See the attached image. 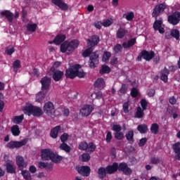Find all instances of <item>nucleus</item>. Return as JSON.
Masks as SVG:
<instances>
[{
	"label": "nucleus",
	"instance_id": "f257e3e1",
	"mask_svg": "<svg viewBox=\"0 0 180 180\" xmlns=\"http://www.w3.org/2000/svg\"><path fill=\"white\" fill-rule=\"evenodd\" d=\"M92 51H94V49L90 47L82 53V56L83 57H89L90 56L89 61V67L90 68H95V67L99 64V55L98 53H92Z\"/></svg>",
	"mask_w": 180,
	"mask_h": 180
},
{
	"label": "nucleus",
	"instance_id": "f03ea898",
	"mask_svg": "<svg viewBox=\"0 0 180 180\" xmlns=\"http://www.w3.org/2000/svg\"><path fill=\"white\" fill-rule=\"evenodd\" d=\"M79 68H81L80 65H75L67 69L65 72L66 78H70L71 79H74L75 77L84 78L85 77V72H84V70L79 71Z\"/></svg>",
	"mask_w": 180,
	"mask_h": 180
},
{
	"label": "nucleus",
	"instance_id": "7ed1b4c3",
	"mask_svg": "<svg viewBox=\"0 0 180 180\" xmlns=\"http://www.w3.org/2000/svg\"><path fill=\"white\" fill-rule=\"evenodd\" d=\"M78 46H79V41L77 39H73L70 42L65 41L60 45V51L62 53H67V54H71Z\"/></svg>",
	"mask_w": 180,
	"mask_h": 180
},
{
	"label": "nucleus",
	"instance_id": "20e7f679",
	"mask_svg": "<svg viewBox=\"0 0 180 180\" xmlns=\"http://www.w3.org/2000/svg\"><path fill=\"white\" fill-rule=\"evenodd\" d=\"M25 113H27L28 116L33 115V116H37L39 117L43 115V110L39 107H35L32 105L25 106L24 108Z\"/></svg>",
	"mask_w": 180,
	"mask_h": 180
},
{
	"label": "nucleus",
	"instance_id": "39448f33",
	"mask_svg": "<svg viewBox=\"0 0 180 180\" xmlns=\"http://www.w3.org/2000/svg\"><path fill=\"white\" fill-rule=\"evenodd\" d=\"M43 111L46 113L47 116L54 119L57 115L56 114V108H54V104L51 101L46 103L43 107Z\"/></svg>",
	"mask_w": 180,
	"mask_h": 180
},
{
	"label": "nucleus",
	"instance_id": "423d86ee",
	"mask_svg": "<svg viewBox=\"0 0 180 180\" xmlns=\"http://www.w3.org/2000/svg\"><path fill=\"white\" fill-rule=\"evenodd\" d=\"M155 56V53L153 51H146L143 50L139 54L136 60L137 61H141V58H143V60H146V61H151L153 58H154Z\"/></svg>",
	"mask_w": 180,
	"mask_h": 180
},
{
	"label": "nucleus",
	"instance_id": "0eeeda50",
	"mask_svg": "<svg viewBox=\"0 0 180 180\" xmlns=\"http://www.w3.org/2000/svg\"><path fill=\"white\" fill-rule=\"evenodd\" d=\"M9 157L6 155H4V161L6 162V172L8 174H16V166L13 164L12 160H9Z\"/></svg>",
	"mask_w": 180,
	"mask_h": 180
},
{
	"label": "nucleus",
	"instance_id": "6e6552de",
	"mask_svg": "<svg viewBox=\"0 0 180 180\" xmlns=\"http://www.w3.org/2000/svg\"><path fill=\"white\" fill-rule=\"evenodd\" d=\"M26 144H27V139H22L20 141H11L7 143V147L11 149L20 148V147H23V146H26Z\"/></svg>",
	"mask_w": 180,
	"mask_h": 180
},
{
	"label": "nucleus",
	"instance_id": "1a4fd4ad",
	"mask_svg": "<svg viewBox=\"0 0 180 180\" xmlns=\"http://www.w3.org/2000/svg\"><path fill=\"white\" fill-rule=\"evenodd\" d=\"M167 22H169L170 25H173V26L178 25L180 22V12L176 11L169 15L167 18Z\"/></svg>",
	"mask_w": 180,
	"mask_h": 180
},
{
	"label": "nucleus",
	"instance_id": "9d476101",
	"mask_svg": "<svg viewBox=\"0 0 180 180\" xmlns=\"http://www.w3.org/2000/svg\"><path fill=\"white\" fill-rule=\"evenodd\" d=\"M166 8H167V5L165 4V3L160 4L155 6L152 13L153 18H155V19H157V18L160 16V14L162 13V12H164V11Z\"/></svg>",
	"mask_w": 180,
	"mask_h": 180
},
{
	"label": "nucleus",
	"instance_id": "9b49d317",
	"mask_svg": "<svg viewBox=\"0 0 180 180\" xmlns=\"http://www.w3.org/2000/svg\"><path fill=\"white\" fill-rule=\"evenodd\" d=\"M4 16L7 19L8 22L12 23V22H13V18H15V19L19 18V13L15 12V15H13V13H11V11H5L1 13V18H4Z\"/></svg>",
	"mask_w": 180,
	"mask_h": 180
},
{
	"label": "nucleus",
	"instance_id": "f8f14e48",
	"mask_svg": "<svg viewBox=\"0 0 180 180\" xmlns=\"http://www.w3.org/2000/svg\"><path fill=\"white\" fill-rule=\"evenodd\" d=\"M53 155V152L50 148L41 150V158L42 161H50L51 156Z\"/></svg>",
	"mask_w": 180,
	"mask_h": 180
},
{
	"label": "nucleus",
	"instance_id": "ddd939ff",
	"mask_svg": "<svg viewBox=\"0 0 180 180\" xmlns=\"http://www.w3.org/2000/svg\"><path fill=\"white\" fill-rule=\"evenodd\" d=\"M40 82L41 84V91H46L47 92L51 85V78L47 76L43 77Z\"/></svg>",
	"mask_w": 180,
	"mask_h": 180
},
{
	"label": "nucleus",
	"instance_id": "4468645a",
	"mask_svg": "<svg viewBox=\"0 0 180 180\" xmlns=\"http://www.w3.org/2000/svg\"><path fill=\"white\" fill-rule=\"evenodd\" d=\"M118 171H121L124 175H131L133 172L131 169L124 162L120 163L118 165Z\"/></svg>",
	"mask_w": 180,
	"mask_h": 180
},
{
	"label": "nucleus",
	"instance_id": "2eb2a0df",
	"mask_svg": "<svg viewBox=\"0 0 180 180\" xmlns=\"http://www.w3.org/2000/svg\"><path fill=\"white\" fill-rule=\"evenodd\" d=\"M92 110H94V107L90 105H86L83 106L80 109V114L84 117H86L87 116H89V115H91V113H92Z\"/></svg>",
	"mask_w": 180,
	"mask_h": 180
},
{
	"label": "nucleus",
	"instance_id": "dca6fc26",
	"mask_svg": "<svg viewBox=\"0 0 180 180\" xmlns=\"http://www.w3.org/2000/svg\"><path fill=\"white\" fill-rule=\"evenodd\" d=\"M77 172L82 175L83 176H89V174H91V168L88 166H82L77 167Z\"/></svg>",
	"mask_w": 180,
	"mask_h": 180
},
{
	"label": "nucleus",
	"instance_id": "f3484780",
	"mask_svg": "<svg viewBox=\"0 0 180 180\" xmlns=\"http://www.w3.org/2000/svg\"><path fill=\"white\" fill-rule=\"evenodd\" d=\"M15 161L17 166L20 169H23V168H26V167H27V163L26 161H25V158L20 155H18L15 158Z\"/></svg>",
	"mask_w": 180,
	"mask_h": 180
},
{
	"label": "nucleus",
	"instance_id": "a211bd4d",
	"mask_svg": "<svg viewBox=\"0 0 180 180\" xmlns=\"http://www.w3.org/2000/svg\"><path fill=\"white\" fill-rule=\"evenodd\" d=\"M52 4L58 6L61 11H68V4L63 1V0H51Z\"/></svg>",
	"mask_w": 180,
	"mask_h": 180
},
{
	"label": "nucleus",
	"instance_id": "6ab92c4d",
	"mask_svg": "<svg viewBox=\"0 0 180 180\" xmlns=\"http://www.w3.org/2000/svg\"><path fill=\"white\" fill-rule=\"evenodd\" d=\"M118 168L119 164H117V162H114L112 165L107 166L105 167V169L107 171V174L111 175L112 174H115V172H117V169H119Z\"/></svg>",
	"mask_w": 180,
	"mask_h": 180
},
{
	"label": "nucleus",
	"instance_id": "aec40b11",
	"mask_svg": "<svg viewBox=\"0 0 180 180\" xmlns=\"http://www.w3.org/2000/svg\"><path fill=\"white\" fill-rule=\"evenodd\" d=\"M98 43H99V37L98 35H93L89 39H87V44L90 46V47H94V46H97Z\"/></svg>",
	"mask_w": 180,
	"mask_h": 180
},
{
	"label": "nucleus",
	"instance_id": "412c9836",
	"mask_svg": "<svg viewBox=\"0 0 180 180\" xmlns=\"http://www.w3.org/2000/svg\"><path fill=\"white\" fill-rule=\"evenodd\" d=\"M53 72L52 78L56 82L60 81L64 76V72L60 70H51Z\"/></svg>",
	"mask_w": 180,
	"mask_h": 180
},
{
	"label": "nucleus",
	"instance_id": "4be33fe9",
	"mask_svg": "<svg viewBox=\"0 0 180 180\" xmlns=\"http://www.w3.org/2000/svg\"><path fill=\"white\" fill-rule=\"evenodd\" d=\"M172 148L175 153L174 158L180 161V142L173 144Z\"/></svg>",
	"mask_w": 180,
	"mask_h": 180
},
{
	"label": "nucleus",
	"instance_id": "5701e85b",
	"mask_svg": "<svg viewBox=\"0 0 180 180\" xmlns=\"http://www.w3.org/2000/svg\"><path fill=\"white\" fill-rule=\"evenodd\" d=\"M169 75V70H168V69H167V68H165L161 71L160 79H162V81H164V82H167Z\"/></svg>",
	"mask_w": 180,
	"mask_h": 180
},
{
	"label": "nucleus",
	"instance_id": "b1692460",
	"mask_svg": "<svg viewBox=\"0 0 180 180\" xmlns=\"http://www.w3.org/2000/svg\"><path fill=\"white\" fill-rule=\"evenodd\" d=\"M94 86L98 89H103L105 88V80L103 78H98L94 83Z\"/></svg>",
	"mask_w": 180,
	"mask_h": 180
},
{
	"label": "nucleus",
	"instance_id": "393cba45",
	"mask_svg": "<svg viewBox=\"0 0 180 180\" xmlns=\"http://www.w3.org/2000/svg\"><path fill=\"white\" fill-rule=\"evenodd\" d=\"M50 160L52 161V162H54L55 164H60L61 161H63V156L56 154L53 152V155L51 156Z\"/></svg>",
	"mask_w": 180,
	"mask_h": 180
},
{
	"label": "nucleus",
	"instance_id": "a878e982",
	"mask_svg": "<svg viewBox=\"0 0 180 180\" xmlns=\"http://www.w3.org/2000/svg\"><path fill=\"white\" fill-rule=\"evenodd\" d=\"M97 174H98V176L100 179H103V178H105L106 174H108V172L106 170V168L100 167L98 169Z\"/></svg>",
	"mask_w": 180,
	"mask_h": 180
},
{
	"label": "nucleus",
	"instance_id": "bb28decb",
	"mask_svg": "<svg viewBox=\"0 0 180 180\" xmlns=\"http://www.w3.org/2000/svg\"><path fill=\"white\" fill-rule=\"evenodd\" d=\"M61 129V127L60 125L55 127L51 131V137L52 139H57L58 137V131H60Z\"/></svg>",
	"mask_w": 180,
	"mask_h": 180
},
{
	"label": "nucleus",
	"instance_id": "cd10ccee",
	"mask_svg": "<svg viewBox=\"0 0 180 180\" xmlns=\"http://www.w3.org/2000/svg\"><path fill=\"white\" fill-rule=\"evenodd\" d=\"M65 40V34H58L53 39V43L57 46L60 45V43H63Z\"/></svg>",
	"mask_w": 180,
	"mask_h": 180
},
{
	"label": "nucleus",
	"instance_id": "c85d7f7f",
	"mask_svg": "<svg viewBox=\"0 0 180 180\" xmlns=\"http://www.w3.org/2000/svg\"><path fill=\"white\" fill-rule=\"evenodd\" d=\"M134 44H136V38H132L127 42H123L122 47L124 49H130V47H133Z\"/></svg>",
	"mask_w": 180,
	"mask_h": 180
},
{
	"label": "nucleus",
	"instance_id": "c756f323",
	"mask_svg": "<svg viewBox=\"0 0 180 180\" xmlns=\"http://www.w3.org/2000/svg\"><path fill=\"white\" fill-rule=\"evenodd\" d=\"M137 130H139L141 134H145V133L148 131V127H147L146 124H140L138 126Z\"/></svg>",
	"mask_w": 180,
	"mask_h": 180
},
{
	"label": "nucleus",
	"instance_id": "7c9ffc66",
	"mask_svg": "<svg viewBox=\"0 0 180 180\" xmlns=\"http://www.w3.org/2000/svg\"><path fill=\"white\" fill-rule=\"evenodd\" d=\"M46 94H47V91L44 93V91H39L36 95V101L37 102H42V101L44 99V96H46Z\"/></svg>",
	"mask_w": 180,
	"mask_h": 180
},
{
	"label": "nucleus",
	"instance_id": "2f4dec72",
	"mask_svg": "<svg viewBox=\"0 0 180 180\" xmlns=\"http://www.w3.org/2000/svg\"><path fill=\"white\" fill-rule=\"evenodd\" d=\"M125 137L128 141H131V143L134 142V131L133 130L129 131L126 135Z\"/></svg>",
	"mask_w": 180,
	"mask_h": 180
},
{
	"label": "nucleus",
	"instance_id": "473e14b6",
	"mask_svg": "<svg viewBox=\"0 0 180 180\" xmlns=\"http://www.w3.org/2000/svg\"><path fill=\"white\" fill-rule=\"evenodd\" d=\"M162 26V18H160L159 20L155 19V21L153 23V29L154 30H158Z\"/></svg>",
	"mask_w": 180,
	"mask_h": 180
},
{
	"label": "nucleus",
	"instance_id": "72a5a7b5",
	"mask_svg": "<svg viewBox=\"0 0 180 180\" xmlns=\"http://www.w3.org/2000/svg\"><path fill=\"white\" fill-rule=\"evenodd\" d=\"M127 30H124V28H120L117 32V39H123L124 35L127 34Z\"/></svg>",
	"mask_w": 180,
	"mask_h": 180
},
{
	"label": "nucleus",
	"instance_id": "f704fd0d",
	"mask_svg": "<svg viewBox=\"0 0 180 180\" xmlns=\"http://www.w3.org/2000/svg\"><path fill=\"white\" fill-rule=\"evenodd\" d=\"M11 132L13 136H19L20 134V129H19V126L13 125L11 127Z\"/></svg>",
	"mask_w": 180,
	"mask_h": 180
},
{
	"label": "nucleus",
	"instance_id": "c9c22d12",
	"mask_svg": "<svg viewBox=\"0 0 180 180\" xmlns=\"http://www.w3.org/2000/svg\"><path fill=\"white\" fill-rule=\"evenodd\" d=\"M158 129H160V125H158L157 123H153L151 125L150 131L153 134H158Z\"/></svg>",
	"mask_w": 180,
	"mask_h": 180
},
{
	"label": "nucleus",
	"instance_id": "e433bc0d",
	"mask_svg": "<svg viewBox=\"0 0 180 180\" xmlns=\"http://www.w3.org/2000/svg\"><path fill=\"white\" fill-rule=\"evenodd\" d=\"M150 162L153 165H157L158 164H161V159H160L158 157L152 156L150 158Z\"/></svg>",
	"mask_w": 180,
	"mask_h": 180
},
{
	"label": "nucleus",
	"instance_id": "4c0bfd02",
	"mask_svg": "<svg viewBox=\"0 0 180 180\" xmlns=\"http://www.w3.org/2000/svg\"><path fill=\"white\" fill-rule=\"evenodd\" d=\"M23 119V115H21L20 116H15L13 117L12 122H14L15 124H19V123H22Z\"/></svg>",
	"mask_w": 180,
	"mask_h": 180
},
{
	"label": "nucleus",
	"instance_id": "58836bf2",
	"mask_svg": "<svg viewBox=\"0 0 180 180\" xmlns=\"http://www.w3.org/2000/svg\"><path fill=\"white\" fill-rule=\"evenodd\" d=\"M59 148L60 150H63V151H65V153H70L71 152V147L70 146L67 145L65 143H63L59 146Z\"/></svg>",
	"mask_w": 180,
	"mask_h": 180
},
{
	"label": "nucleus",
	"instance_id": "ea45409f",
	"mask_svg": "<svg viewBox=\"0 0 180 180\" xmlns=\"http://www.w3.org/2000/svg\"><path fill=\"white\" fill-rule=\"evenodd\" d=\"M21 174L25 178V179L27 180H32V175H30V172L27 170H22Z\"/></svg>",
	"mask_w": 180,
	"mask_h": 180
},
{
	"label": "nucleus",
	"instance_id": "a19ab883",
	"mask_svg": "<svg viewBox=\"0 0 180 180\" xmlns=\"http://www.w3.org/2000/svg\"><path fill=\"white\" fill-rule=\"evenodd\" d=\"M37 28V24H27V30L28 32H31L32 33L36 32Z\"/></svg>",
	"mask_w": 180,
	"mask_h": 180
},
{
	"label": "nucleus",
	"instance_id": "79ce46f5",
	"mask_svg": "<svg viewBox=\"0 0 180 180\" xmlns=\"http://www.w3.org/2000/svg\"><path fill=\"white\" fill-rule=\"evenodd\" d=\"M109 72H110V68L109 66L104 65L101 67L100 74H109Z\"/></svg>",
	"mask_w": 180,
	"mask_h": 180
},
{
	"label": "nucleus",
	"instance_id": "37998d69",
	"mask_svg": "<svg viewBox=\"0 0 180 180\" xmlns=\"http://www.w3.org/2000/svg\"><path fill=\"white\" fill-rule=\"evenodd\" d=\"M144 116V112L141 109V107L137 108V111L135 115V117H137L138 119H141V117H143Z\"/></svg>",
	"mask_w": 180,
	"mask_h": 180
},
{
	"label": "nucleus",
	"instance_id": "c03bdc74",
	"mask_svg": "<svg viewBox=\"0 0 180 180\" xmlns=\"http://www.w3.org/2000/svg\"><path fill=\"white\" fill-rule=\"evenodd\" d=\"M172 37H174L176 40H179V30H171Z\"/></svg>",
	"mask_w": 180,
	"mask_h": 180
},
{
	"label": "nucleus",
	"instance_id": "a18cd8bd",
	"mask_svg": "<svg viewBox=\"0 0 180 180\" xmlns=\"http://www.w3.org/2000/svg\"><path fill=\"white\" fill-rule=\"evenodd\" d=\"M20 60H17L13 62V71L15 72H18V69L20 68Z\"/></svg>",
	"mask_w": 180,
	"mask_h": 180
},
{
	"label": "nucleus",
	"instance_id": "49530a36",
	"mask_svg": "<svg viewBox=\"0 0 180 180\" xmlns=\"http://www.w3.org/2000/svg\"><path fill=\"white\" fill-rule=\"evenodd\" d=\"M81 157L82 162H88V161L91 160V155H89V153H83Z\"/></svg>",
	"mask_w": 180,
	"mask_h": 180
},
{
	"label": "nucleus",
	"instance_id": "de8ad7c7",
	"mask_svg": "<svg viewBox=\"0 0 180 180\" xmlns=\"http://www.w3.org/2000/svg\"><path fill=\"white\" fill-rule=\"evenodd\" d=\"M96 149V146L94 144V143L91 142L87 144V149L86 151H90V153H94Z\"/></svg>",
	"mask_w": 180,
	"mask_h": 180
},
{
	"label": "nucleus",
	"instance_id": "09e8293b",
	"mask_svg": "<svg viewBox=\"0 0 180 180\" xmlns=\"http://www.w3.org/2000/svg\"><path fill=\"white\" fill-rule=\"evenodd\" d=\"M122 50H123V48L122 47V45H120V44H117L113 48L115 54H118V53H122Z\"/></svg>",
	"mask_w": 180,
	"mask_h": 180
},
{
	"label": "nucleus",
	"instance_id": "8fccbe9b",
	"mask_svg": "<svg viewBox=\"0 0 180 180\" xmlns=\"http://www.w3.org/2000/svg\"><path fill=\"white\" fill-rule=\"evenodd\" d=\"M112 56V54L110 53V52L108 51H105L104 52L103 56V61H109V59L110 58V57Z\"/></svg>",
	"mask_w": 180,
	"mask_h": 180
},
{
	"label": "nucleus",
	"instance_id": "3c124183",
	"mask_svg": "<svg viewBox=\"0 0 180 180\" xmlns=\"http://www.w3.org/2000/svg\"><path fill=\"white\" fill-rule=\"evenodd\" d=\"M6 53L8 56H12V54L15 53V48H13V46H8L7 48H6Z\"/></svg>",
	"mask_w": 180,
	"mask_h": 180
},
{
	"label": "nucleus",
	"instance_id": "603ef678",
	"mask_svg": "<svg viewBox=\"0 0 180 180\" xmlns=\"http://www.w3.org/2000/svg\"><path fill=\"white\" fill-rule=\"evenodd\" d=\"M88 148V143L86 142H82L79 145V149L82 151L86 150Z\"/></svg>",
	"mask_w": 180,
	"mask_h": 180
},
{
	"label": "nucleus",
	"instance_id": "864d4df0",
	"mask_svg": "<svg viewBox=\"0 0 180 180\" xmlns=\"http://www.w3.org/2000/svg\"><path fill=\"white\" fill-rule=\"evenodd\" d=\"M61 65V62L56 61L53 63V66L51 68V71H58V70H56V68H58Z\"/></svg>",
	"mask_w": 180,
	"mask_h": 180
},
{
	"label": "nucleus",
	"instance_id": "5fc2aeb1",
	"mask_svg": "<svg viewBox=\"0 0 180 180\" xmlns=\"http://www.w3.org/2000/svg\"><path fill=\"white\" fill-rule=\"evenodd\" d=\"M112 130L115 131V133H119V132L122 131V127L119 124H114L112 126Z\"/></svg>",
	"mask_w": 180,
	"mask_h": 180
},
{
	"label": "nucleus",
	"instance_id": "6e6d98bb",
	"mask_svg": "<svg viewBox=\"0 0 180 180\" xmlns=\"http://www.w3.org/2000/svg\"><path fill=\"white\" fill-rule=\"evenodd\" d=\"M68 137H70L68 134L64 133L60 136V141H62V143H65V141H67V140H68Z\"/></svg>",
	"mask_w": 180,
	"mask_h": 180
},
{
	"label": "nucleus",
	"instance_id": "4d7b16f0",
	"mask_svg": "<svg viewBox=\"0 0 180 180\" xmlns=\"http://www.w3.org/2000/svg\"><path fill=\"white\" fill-rule=\"evenodd\" d=\"M134 18V13L133 12H129L126 15V19L127 20H133Z\"/></svg>",
	"mask_w": 180,
	"mask_h": 180
},
{
	"label": "nucleus",
	"instance_id": "13d9d810",
	"mask_svg": "<svg viewBox=\"0 0 180 180\" xmlns=\"http://www.w3.org/2000/svg\"><path fill=\"white\" fill-rule=\"evenodd\" d=\"M131 95L132 98H136L139 95V90L136 88H133L131 91Z\"/></svg>",
	"mask_w": 180,
	"mask_h": 180
},
{
	"label": "nucleus",
	"instance_id": "bf43d9fd",
	"mask_svg": "<svg viewBox=\"0 0 180 180\" xmlns=\"http://www.w3.org/2000/svg\"><path fill=\"white\" fill-rule=\"evenodd\" d=\"M147 105H148V103L146 99H142L141 101V106L142 107L143 110H146V109H147Z\"/></svg>",
	"mask_w": 180,
	"mask_h": 180
},
{
	"label": "nucleus",
	"instance_id": "052dcab7",
	"mask_svg": "<svg viewBox=\"0 0 180 180\" xmlns=\"http://www.w3.org/2000/svg\"><path fill=\"white\" fill-rule=\"evenodd\" d=\"M115 137L117 139V140H122L124 137V134L122 132H115Z\"/></svg>",
	"mask_w": 180,
	"mask_h": 180
},
{
	"label": "nucleus",
	"instance_id": "680f3d73",
	"mask_svg": "<svg viewBox=\"0 0 180 180\" xmlns=\"http://www.w3.org/2000/svg\"><path fill=\"white\" fill-rule=\"evenodd\" d=\"M146 143H147V138L141 139L139 141V147H144V146H146Z\"/></svg>",
	"mask_w": 180,
	"mask_h": 180
},
{
	"label": "nucleus",
	"instance_id": "e2e57ef3",
	"mask_svg": "<svg viewBox=\"0 0 180 180\" xmlns=\"http://www.w3.org/2000/svg\"><path fill=\"white\" fill-rule=\"evenodd\" d=\"M123 110L124 113H129V102H126L123 104Z\"/></svg>",
	"mask_w": 180,
	"mask_h": 180
},
{
	"label": "nucleus",
	"instance_id": "0e129e2a",
	"mask_svg": "<svg viewBox=\"0 0 180 180\" xmlns=\"http://www.w3.org/2000/svg\"><path fill=\"white\" fill-rule=\"evenodd\" d=\"M112 141V132L108 131L106 135V141L107 143H110Z\"/></svg>",
	"mask_w": 180,
	"mask_h": 180
},
{
	"label": "nucleus",
	"instance_id": "69168bd1",
	"mask_svg": "<svg viewBox=\"0 0 180 180\" xmlns=\"http://www.w3.org/2000/svg\"><path fill=\"white\" fill-rule=\"evenodd\" d=\"M45 169L46 171H51V169H53V163L50 162H46V167H45Z\"/></svg>",
	"mask_w": 180,
	"mask_h": 180
},
{
	"label": "nucleus",
	"instance_id": "338daca9",
	"mask_svg": "<svg viewBox=\"0 0 180 180\" xmlns=\"http://www.w3.org/2000/svg\"><path fill=\"white\" fill-rule=\"evenodd\" d=\"M47 162H39L38 163V168H40V169H46V165Z\"/></svg>",
	"mask_w": 180,
	"mask_h": 180
},
{
	"label": "nucleus",
	"instance_id": "774afa93",
	"mask_svg": "<svg viewBox=\"0 0 180 180\" xmlns=\"http://www.w3.org/2000/svg\"><path fill=\"white\" fill-rule=\"evenodd\" d=\"M112 25V21L110 20H106L103 22V26L105 27H108V26H110Z\"/></svg>",
	"mask_w": 180,
	"mask_h": 180
}]
</instances>
